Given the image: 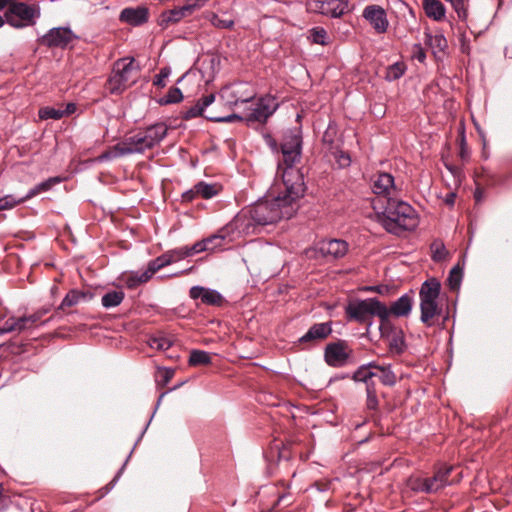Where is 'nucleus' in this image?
I'll use <instances>...</instances> for the list:
<instances>
[{"instance_id":"nucleus-47","label":"nucleus","mask_w":512,"mask_h":512,"mask_svg":"<svg viewBox=\"0 0 512 512\" xmlns=\"http://www.w3.org/2000/svg\"><path fill=\"white\" fill-rule=\"evenodd\" d=\"M170 68L169 67H163L160 69L159 73L155 75L153 79V85L158 87H165L166 86V79L170 75Z\"/></svg>"},{"instance_id":"nucleus-61","label":"nucleus","mask_w":512,"mask_h":512,"mask_svg":"<svg viewBox=\"0 0 512 512\" xmlns=\"http://www.w3.org/2000/svg\"><path fill=\"white\" fill-rule=\"evenodd\" d=\"M455 198H456L455 193H449V194L446 196L445 202H446L448 205H453V204H454V202H455Z\"/></svg>"},{"instance_id":"nucleus-63","label":"nucleus","mask_w":512,"mask_h":512,"mask_svg":"<svg viewBox=\"0 0 512 512\" xmlns=\"http://www.w3.org/2000/svg\"><path fill=\"white\" fill-rule=\"evenodd\" d=\"M363 366H368V369L371 370V368H374L376 370L379 371V364H377L376 362H370L368 364H364Z\"/></svg>"},{"instance_id":"nucleus-62","label":"nucleus","mask_w":512,"mask_h":512,"mask_svg":"<svg viewBox=\"0 0 512 512\" xmlns=\"http://www.w3.org/2000/svg\"><path fill=\"white\" fill-rule=\"evenodd\" d=\"M330 130H331V128L329 127V128L327 129V131L325 132V134H324V136H323V141H324V142L332 143V139H330V138H329V136H330Z\"/></svg>"},{"instance_id":"nucleus-24","label":"nucleus","mask_w":512,"mask_h":512,"mask_svg":"<svg viewBox=\"0 0 512 512\" xmlns=\"http://www.w3.org/2000/svg\"><path fill=\"white\" fill-rule=\"evenodd\" d=\"M422 8L425 15L437 22H441L446 17V8L440 0H422Z\"/></svg>"},{"instance_id":"nucleus-30","label":"nucleus","mask_w":512,"mask_h":512,"mask_svg":"<svg viewBox=\"0 0 512 512\" xmlns=\"http://www.w3.org/2000/svg\"><path fill=\"white\" fill-rule=\"evenodd\" d=\"M195 191L199 193V197L210 199L218 195L220 192V186L218 184H210L200 181L195 184Z\"/></svg>"},{"instance_id":"nucleus-15","label":"nucleus","mask_w":512,"mask_h":512,"mask_svg":"<svg viewBox=\"0 0 512 512\" xmlns=\"http://www.w3.org/2000/svg\"><path fill=\"white\" fill-rule=\"evenodd\" d=\"M223 97L227 99L230 105H237L238 103H248L252 101L256 92L248 83L239 82L232 84L223 89Z\"/></svg>"},{"instance_id":"nucleus-8","label":"nucleus","mask_w":512,"mask_h":512,"mask_svg":"<svg viewBox=\"0 0 512 512\" xmlns=\"http://www.w3.org/2000/svg\"><path fill=\"white\" fill-rule=\"evenodd\" d=\"M453 470V466H441L431 477H410L408 480L409 488L417 493L434 494L439 490L451 485L448 478Z\"/></svg>"},{"instance_id":"nucleus-54","label":"nucleus","mask_w":512,"mask_h":512,"mask_svg":"<svg viewBox=\"0 0 512 512\" xmlns=\"http://www.w3.org/2000/svg\"><path fill=\"white\" fill-rule=\"evenodd\" d=\"M378 398L376 394H367L366 406L369 410H376L378 407Z\"/></svg>"},{"instance_id":"nucleus-16","label":"nucleus","mask_w":512,"mask_h":512,"mask_svg":"<svg viewBox=\"0 0 512 512\" xmlns=\"http://www.w3.org/2000/svg\"><path fill=\"white\" fill-rule=\"evenodd\" d=\"M75 38L70 28L56 27L41 38V43L49 48H66Z\"/></svg>"},{"instance_id":"nucleus-59","label":"nucleus","mask_w":512,"mask_h":512,"mask_svg":"<svg viewBox=\"0 0 512 512\" xmlns=\"http://www.w3.org/2000/svg\"><path fill=\"white\" fill-rule=\"evenodd\" d=\"M366 386V394H376V384L373 379H371L369 382L364 383Z\"/></svg>"},{"instance_id":"nucleus-42","label":"nucleus","mask_w":512,"mask_h":512,"mask_svg":"<svg viewBox=\"0 0 512 512\" xmlns=\"http://www.w3.org/2000/svg\"><path fill=\"white\" fill-rule=\"evenodd\" d=\"M148 344L153 349L167 350L172 346V341L164 335H157L151 337L148 341Z\"/></svg>"},{"instance_id":"nucleus-38","label":"nucleus","mask_w":512,"mask_h":512,"mask_svg":"<svg viewBox=\"0 0 512 512\" xmlns=\"http://www.w3.org/2000/svg\"><path fill=\"white\" fill-rule=\"evenodd\" d=\"M406 71V66L403 62H396L387 68L386 79L388 81H395L401 78Z\"/></svg>"},{"instance_id":"nucleus-64","label":"nucleus","mask_w":512,"mask_h":512,"mask_svg":"<svg viewBox=\"0 0 512 512\" xmlns=\"http://www.w3.org/2000/svg\"><path fill=\"white\" fill-rule=\"evenodd\" d=\"M287 498V495L283 494L281 496L278 497V501H277V504L280 505L282 502H284V500Z\"/></svg>"},{"instance_id":"nucleus-20","label":"nucleus","mask_w":512,"mask_h":512,"mask_svg":"<svg viewBox=\"0 0 512 512\" xmlns=\"http://www.w3.org/2000/svg\"><path fill=\"white\" fill-rule=\"evenodd\" d=\"M34 327H36L35 317H31V315H24L21 317L11 316L6 319L4 324L0 327V335L12 332L21 333L22 331H26Z\"/></svg>"},{"instance_id":"nucleus-34","label":"nucleus","mask_w":512,"mask_h":512,"mask_svg":"<svg viewBox=\"0 0 512 512\" xmlns=\"http://www.w3.org/2000/svg\"><path fill=\"white\" fill-rule=\"evenodd\" d=\"M211 363V355L203 350H192L189 357L191 366L208 365Z\"/></svg>"},{"instance_id":"nucleus-60","label":"nucleus","mask_w":512,"mask_h":512,"mask_svg":"<svg viewBox=\"0 0 512 512\" xmlns=\"http://www.w3.org/2000/svg\"><path fill=\"white\" fill-rule=\"evenodd\" d=\"M15 0H0V11L4 10L5 8H9L11 4H14Z\"/></svg>"},{"instance_id":"nucleus-10","label":"nucleus","mask_w":512,"mask_h":512,"mask_svg":"<svg viewBox=\"0 0 512 512\" xmlns=\"http://www.w3.org/2000/svg\"><path fill=\"white\" fill-rule=\"evenodd\" d=\"M215 95L214 94H208L200 98L195 105L188 108L184 114L183 118L185 120H190L199 116H202L206 118L209 121L212 122H223V123H230L235 122V120H241L242 117L238 114H229L226 116H218L214 115L213 113L206 112V109L215 101Z\"/></svg>"},{"instance_id":"nucleus-25","label":"nucleus","mask_w":512,"mask_h":512,"mask_svg":"<svg viewBox=\"0 0 512 512\" xmlns=\"http://www.w3.org/2000/svg\"><path fill=\"white\" fill-rule=\"evenodd\" d=\"M92 297L93 294L89 291L72 289L63 298L58 309L64 310L66 307H72L82 302H88Z\"/></svg>"},{"instance_id":"nucleus-56","label":"nucleus","mask_w":512,"mask_h":512,"mask_svg":"<svg viewBox=\"0 0 512 512\" xmlns=\"http://www.w3.org/2000/svg\"><path fill=\"white\" fill-rule=\"evenodd\" d=\"M459 155H460L462 160H466L469 157V151L467 149L464 136H462V138H461V145H460V153H459Z\"/></svg>"},{"instance_id":"nucleus-44","label":"nucleus","mask_w":512,"mask_h":512,"mask_svg":"<svg viewBox=\"0 0 512 512\" xmlns=\"http://www.w3.org/2000/svg\"><path fill=\"white\" fill-rule=\"evenodd\" d=\"M431 251L432 259L436 262L444 260L448 255V251L446 250L445 245L441 242L432 243Z\"/></svg>"},{"instance_id":"nucleus-31","label":"nucleus","mask_w":512,"mask_h":512,"mask_svg":"<svg viewBox=\"0 0 512 512\" xmlns=\"http://www.w3.org/2000/svg\"><path fill=\"white\" fill-rule=\"evenodd\" d=\"M425 43L434 50V53L442 52L447 48V40L442 34L425 33Z\"/></svg>"},{"instance_id":"nucleus-35","label":"nucleus","mask_w":512,"mask_h":512,"mask_svg":"<svg viewBox=\"0 0 512 512\" xmlns=\"http://www.w3.org/2000/svg\"><path fill=\"white\" fill-rule=\"evenodd\" d=\"M183 100L182 91L178 87H171L168 93L158 100L160 105L179 103Z\"/></svg>"},{"instance_id":"nucleus-43","label":"nucleus","mask_w":512,"mask_h":512,"mask_svg":"<svg viewBox=\"0 0 512 512\" xmlns=\"http://www.w3.org/2000/svg\"><path fill=\"white\" fill-rule=\"evenodd\" d=\"M25 201L26 200L24 199V196L20 197V198H17L14 195H11V194L5 195V196L0 198V211L7 210V209H12L16 205L24 203Z\"/></svg>"},{"instance_id":"nucleus-52","label":"nucleus","mask_w":512,"mask_h":512,"mask_svg":"<svg viewBox=\"0 0 512 512\" xmlns=\"http://www.w3.org/2000/svg\"><path fill=\"white\" fill-rule=\"evenodd\" d=\"M175 374V371L174 369H171V368H163L160 370V373H159V383H161L162 385H167L171 379L173 378Z\"/></svg>"},{"instance_id":"nucleus-29","label":"nucleus","mask_w":512,"mask_h":512,"mask_svg":"<svg viewBox=\"0 0 512 512\" xmlns=\"http://www.w3.org/2000/svg\"><path fill=\"white\" fill-rule=\"evenodd\" d=\"M125 298V293L121 290H112L102 296L101 304L106 309L119 306Z\"/></svg>"},{"instance_id":"nucleus-57","label":"nucleus","mask_w":512,"mask_h":512,"mask_svg":"<svg viewBox=\"0 0 512 512\" xmlns=\"http://www.w3.org/2000/svg\"><path fill=\"white\" fill-rule=\"evenodd\" d=\"M77 107L75 103H68L65 106V109H62L63 117L69 116L76 111Z\"/></svg>"},{"instance_id":"nucleus-58","label":"nucleus","mask_w":512,"mask_h":512,"mask_svg":"<svg viewBox=\"0 0 512 512\" xmlns=\"http://www.w3.org/2000/svg\"><path fill=\"white\" fill-rule=\"evenodd\" d=\"M11 499L8 496L0 497V512H4L10 505Z\"/></svg>"},{"instance_id":"nucleus-9","label":"nucleus","mask_w":512,"mask_h":512,"mask_svg":"<svg viewBox=\"0 0 512 512\" xmlns=\"http://www.w3.org/2000/svg\"><path fill=\"white\" fill-rule=\"evenodd\" d=\"M4 17L7 24L20 29L36 23V20L40 17V8L36 5L15 1L5 11Z\"/></svg>"},{"instance_id":"nucleus-33","label":"nucleus","mask_w":512,"mask_h":512,"mask_svg":"<svg viewBox=\"0 0 512 512\" xmlns=\"http://www.w3.org/2000/svg\"><path fill=\"white\" fill-rule=\"evenodd\" d=\"M170 264H172V259L165 252V253L161 254L160 256H158L157 258L151 260L147 265V269L149 270L150 274H152V276H153L158 270H160Z\"/></svg>"},{"instance_id":"nucleus-4","label":"nucleus","mask_w":512,"mask_h":512,"mask_svg":"<svg viewBox=\"0 0 512 512\" xmlns=\"http://www.w3.org/2000/svg\"><path fill=\"white\" fill-rule=\"evenodd\" d=\"M377 218L387 232L395 235L414 230L418 226L415 209L397 197L383 205V211L377 214Z\"/></svg>"},{"instance_id":"nucleus-3","label":"nucleus","mask_w":512,"mask_h":512,"mask_svg":"<svg viewBox=\"0 0 512 512\" xmlns=\"http://www.w3.org/2000/svg\"><path fill=\"white\" fill-rule=\"evenodd\" d=\"M168 127L165 123L159 122L138 130L134 135L125 138L122 142L117 143L109 150L103 152L98 160L109 161L114 158L131 155L142 154L146 150H150L159 145L166 137Z\"/></svg>"},{"instance_id":"nucleus-36","label":"nucleus","mask_w":512,"mask_h":512,"mask_svg":"<svg viewBox=\"0 0 512 512\" xmlns=\"http://www.w3.org/2000/svg\"><path fill=\"white\" fill-rule=\"evenodd\" d=\"M331 17L339 18L342 15L350 12L349 0H331Z\"/></svg>"},{"instance_id":"nucleus-53","label":"nucleus","mask_w":512,"mask_h":512,"mask_svg":"<svg viewBox=\"0 0 512 512\" xmlns=\"http://www.w3.org/2000/svg\"><path fill=\"white\" fill-rule=\"evenodd\" d=\"M181 197H182V202L189 203V202H192L197 197H199V193L195 191V185H194L191 189L185 191Z\"/></svg>"},{"instance_id":"nucleus-21","label":"nucleus","mask_w":512,"mask_h":512,"mask_svg":"<svg viewBox=\"0 0 512 512\" xmlns=\"http://www.w3.org/2000/svg\"><path fill=\"white\" fill-rule=\"evenodd\" d=\"M189 295L192 299L200 298L202 303L206 305L221 306L224 302L223 296L217 290L202 286H193Z\"/></svg>"},{"instance_id":"nucleus-6","label":"nucleus","mask_w":512,"mask_h":512,"mask_svg":"<svg viewBox=\"0 0 512 512\" xmlns=\"http://www.w3.org/2000/svg\"><path fill=\"white\" fill-rule=\"evenodd\" d=\"M140 67L135 59L125 57L114 62L112 71L106 81L105 88L112 95H120L136 82Z\"/></svg>"},{"instance_id":"nucleus-17","label":"nucleus","mask_w":512,"mask_h":512,"mask_svg":"<svg viewBox=\"0 0 512 512\" xmlns=\"http://www.w3.org/2000/svg\"><path fill=\"white\" fill-rule=\"evenodd\" d=\"M362 17L373 27L376 33L383 34L387 32L389 21L382 6L376 4L366 6Z\"/></svg>"},{"instance_id":"nucleus-39","label":"nucleus","mask_w":512,"mask_h":512,"mask_svg":"<svg viewBox=\"0 0 512 512\" xmlns=\"http://www.w3.org/2000/svg\"><path fill=\"white\" fill-rule=\"evenodd\" d=\"M377 375L376 372H373L368 369V366L361 365L352 375V379L355 382L366 383L369 382Z\"/></svg>"},{"instance_id":"nucleus-46","label":"nucleus","mask_w":512,"mask_h":512,"mask_svg":"<svg viewBox=\"0 0 512 512\" xmlns=\"http://www.w3.org/2000/svg\"><path fill=\"white\" fill-rule=\"evenodd\" d=\"M212 25L220 29H230L234 25L233 19H223L217 14H213L210 19Z\"/></svg>"},{"instance_id":"nucleus-26","label":"nucleus","mask_w":512,"mask_h":512,"mask_svg":"<svg viewBox=\"0 0 512 512\" xmlns=\"http://www.w3.org/2000/svg\"><path fill=\"white\" fill-rule=\"evenodd\" d=\"M152 277L149 270L133 271L124 276V282L129 289H135L143 283L148 282Z\"/></svg>"},{"instance_id":"nucleus-40","label":"nucleus","mask_w":512,"mask_h":512,"mask_svg":"<svg viewBox=\"0 0 512 512\" xmlns=\"http://www.w3.org/2000/svg\"><path fill=\"white\" fill-rule=\"evenodd\" d=\"M38 115L41 120H60L61 118H63L62 109L50 106L40 108Z\"/></svg>"},{"instance_id":"nucleus-19","label":"nucleus","mask_w":512,"mask_h":512,"mask_svg":"<svg viewBox=\"0 0 512 512\" xmlns=\"http://www.w3.org/2000/svg\"><path fill=\"white\" fill-rule=\"evenodd\" d=\"M413 306V297L409 294H404L394 301L390 307H387V326L386 333L392 330L389 317L393 315L395 317H406L411 313Z\"/></svg>"},{"instance_id":"nucleus-13","label":"nucleus","mask_w":512,"mask_h":512,"mask_svg":"<svg viewBox=\"0 0 512 512\" xmlns=\"http://www.w3.org/2000/svg\"><path fill=\"white\" fill-rule=\"evenodd\" d=\"M353 350L343 340L332 342L326 345L324 360L328 366L340 368L347 365L352 357Z\"/></svg>"},{"instance_id":"nucleus-28","label":"nucleus","mask_w":512,"mask_h":512,"mask_svg":"<svg viewBox=\"0 0 512 512\" xmlns=\"http://www.w3.org/2000/svg\"><path fill=\"white\" fill-rule=\"evenodd\" d=\"M62 181V179L60 177H51L39 184H37L36 186H34L33 188H31L28 193L24 196V199L27 201L33 197H35L36 195L42 193V192H47L49 191L54 185L60 183Z\"/></svg>"},{"instance_id":"nucleus-49","label":"nucleus","mask_w":512,"mask_h":512,"mask_svg":"<svg viewBox=\"0 0 512 512\" xmlns=\"http://www.w3.org/2000/svg\"><path fill=\"white\" fill-rule=\"evenodd\" d=\"M331 0L326 1H314V9L319 13L331 17Z\"/></svg>"},{"instance_id":"nucleus-14","label":"nucleus","mask_w":512,"mask_h":512,"mask_svg":"<svg viewBox=\"0 0 512 512\" xmlns=\"http://www.w3.org/2000/svg\"><path fill=\"white\" fill-rule=\"evenodd\" d=\"M371 190L379 199H383L385 203L398 197L394 177L386 172L378 173L371 178Z\"/></svg>"},{"instance_id":"nucleus-50","label":"nucleus","mask_w":512,"mask_h":512,"mask_svg":"<svg viewBox=\"0 0 512 512\" xmlns=\"http://www.w3.org/2000/svg\"><path fill=\"white\" fill-rule=\"evenodd\" d=\"M225 238H226L225 234H223L222 232H218L214 235H211V236L205 238V240H210L209 246L211 247V251H212L218 247H221L223 245Z\"/></svg>"},{"instance_id":"nucleus-27","label":"nucleus","mask_w":512,"mask_h":512,"mask_svg":"<svg viewBox=\"0 0 512 512\" xmlns=\"http://www.w3.org/2000/svg\"><path fill=\"white\" fill-rule=\"evenodd\" d=\"M389 339V350L392 354L400 355L405 351L406 344L403 331H393L387 335Z\"/></svg>"},{"instance_id":"nucleus-1","label":"nucleus","mask_w":512,"mask_h":512,"mask_svg":"<svg viewBox=\"0 0 512 512\" xmlns=\"http://www.w3.org/2000/svg\"><path fill=\"white\" fill-rule=\"evenodd\" d=\"M278 192H270L272 199L259 200L247 209L242 210L235 218V226L247 233L256 226L274 224L281 219H289L297 209L296 197L292 191L278 185Z\"/></svg>"},{"instance_id":"nucleus-45","label":"nucleus","mask_w":512,"mask_h":512,"mask_svg":"<svg viewBox=\"0 0 512 512\" xmlns=\"http://www.w3.org/2000/svg\"><path fill=\"white\" fill-rule=\"evenodd\" d=\"M209 241L210 240L203 239L201 241L196 242L192 246H186L188 255L192 256V255H195L200 252L211 251V247L209 246Z\"/></svg>"},{"instance_id":"nucleus-55","label":"nucleus","mask_w":512,"mask_h":512,"mask_svg":"<svg viewBox=\"0 0 512 512\" xmlns=\"http://www.w3.org/2000/svg\"><path fill=\"white\" fill-rule=\"evenodd\" d=\"M49 308H41L37 310L36 312L30 314L31 317H35V325L37 326V323L42 319L43 316H45L47 313H49Z\"/></svg>"},{"instance_id":"nucleus-32","label":"nucleus","mask_w":512,"mask_h":512,"mask_svg":"<svg viewBox=\"0 0 512 512\" xmlns=\"http://www.w3.org/2000/svg\"><path fill=\"white\" fill-rule=\"evenodd\" d=\"M463 278V268L457 264L449 272L447 283L451 290L459 289Z\"/></svg>"},{"instance_id":"nucleus-11","label":"nucleus","mask_w":512,"mask_h":512,"mask_svg":"<svg viewBox=\"0 0 512 512\" xmlns=\"http://www.w3.org/2000/svg\"><path fill=\"white\" fill-rule=\"evenodd\" d=\"M279 104L276 98L270 94L259 98L248 108L246 114L241 116L240 121L245 120L248 123H265L267 119L277 110Z\"/></svg>"},{"instance_id":"nucleus-48","label":"nucleus","mask_w":512,"mask_h":512,"mask_svg":"<svg viewBox=\"0 0 512 512\" xmlns=\"http://www.w3.org/2000/svg\"><path fill=\"white\" fill-rule=\"evenodd\" d=\"M166 254L170 256V258L172 259V263L189 257L186 246L169 250L166 252Z\"/></svg>"},{"instance_id":"nucleus-22","label":"nucleus","mask_w":512,"mask_h":512,"mask_svg":"<svg viewBox=\"0 0 512 512\" xmlns=\"http://www.w3.org/2000/svg\"><path fill=\"white\" fill-rule=\"evenodd\" d=\"M319 251L323 256L338 259L346 255L348 244L341 239L324 240L319 245Z\"/></svg>"},{"instance_id":"nucleus-51","label":"nucleus","mask_w":512,"mask_h":512,"mask_svg":"<svg viewBox=\"0 0 512 512\" xmlns=\"http://www.w3.org/2000/svg\"><path fill=\"white\" fill-rule=\"evenodd\" d=\"M412 58L424 63L426 60V52L421 44L416 43L412 46Z\"/></svg>"},{"instance_id":"nucleus-2","label":"nucleus","mask_w":512,"mask_h":512,"mask_svg":"<svg viewBox=\"0 0 512 512\" xmlns=\"http://www.w3.org/2000/svg\"><path fill=\"white\" fill-rule=\"evenodd\" d=\"M282 159L278 161L277 175L282 177L279 186L292 191L296 197H303L305 184L303 174L296 164L301 160L302 131L300 127L288 129L280 144Z\"/></svg>"},{"instance_id":"nucleus-5","label":"nucleus","mask_w":512,"mask_h":512,"mask_svg":"<svg viewBox=\"0 0 512 512\" xmlns=\"http://www.w3.org/2000/svg\"><path fill=\"white\" fill-rule=\"evenodd\" d=\"M345 313L349 320L366 325L367 330L373 324L372 317L377 316L380 320L381 335H386L387 306L378 298L372 297L351 301L345 307Z\"/></svg>"},{"instance_id":"nucleus-7","label":"nucleus","mask_w":512,"mask_h":512,"mask_svg":"<svg viewBox=\"0 0 512 512\" xmlns=\"http://www.w3.org/2000/svg\"><path fill=\"white\" fill-rule=\"evenodd\" d=\"M441 291V284L436 278H430L424 281L419 291L420 297V320L427 327H431L434 322L433 318L442 312V308L438 305V298Z\"/></svg>"},{"instance_id":"nucleus-37","label":"nucleus","mask_w":512,"mask_h":512,"mask_svg":"<svg viewBox=\"0 0 512 512\" xmlns=\"http://www.w3.org/2000/svg\"><path fill=\"white\" fill-rule=\"evenodd\" d=\"M380 381L385 386H394L397 382V377L392 371L391 365L379 366Z\"/></svg>"},{"instance_id":"nucleus-23","label":"nucleus","mask_w":512,"mask_h":512,"mask_svg":"<svg viewBox=\"0 0 512 512\" xmlns=\"http://www.w3.org/2000/svg\"><path fill=\"white\" fill-rule=\"evenodd\" d=\"M332 333L331 322L315 323L299 339L300 343H308L326 339Z\"/></svg>"},{"instance_id":"nucleus-41","label":"nucleus","mask_w":512,"mask_h":512,"mask_svg":"<svg viewBox=\"0 0 512 512\" xmlns=\"http://www.w3.org/2000/svg\"><path fill=\"white\" fill-rule=\"evenodd\" d=\"M310 40L312 43L320 44V45H327L328 44V34L327 31L323 27H313L310 30Z\"/></svg>"},{"instance_id":"nucleus-12","label":"nucleus","mask_w":512,"mask_h":512,"mask_svg":"<svg viewBox=\"0 0 512 512\" xmlns=\"http://www.w3.org/2000/svg\"><path fill=\"white\" fill-rule=\"evenodd\" d=\"M209 0H186L183 6L164 11L160 14L158 24L163 29L176 24L183 18L190 16L194 11L202 8Z\"/></svg>"},{"instance_id":"nucleus-18","label":"nucleus","mask_w":512,"mask_h":512,"mask_svg":"<svg viewBox=\"0 0 512 512\" xmlns=\"http://www.w3.org/2000/svg\"><path fill=\"white\" fill-rule=\"evenodd\" d=\"M119 20L130 26H141L149 20V9L145 6L126 7L120 12Z\"/></svg>"}]
</instances>
